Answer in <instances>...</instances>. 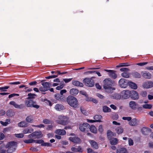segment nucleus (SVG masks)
Here are the masks:
<instances>
[{
	"label": "nucleus",
	"instance_id": "obj_7",
	"mask_svg": "<svg viewBox=\"0 0 153 153\" xmlns=\"http://www.w3.org/2000/svg\"><path fill=\"white\" fill-rule=\"evenodd\" d=\"M104 84L103 87L113 86L114 82L111 80L110 79L106 78L103 81Z\"/></svg>",
	"mask_w": 153,
	"mask_h": 153
},
{
	"label": "nucleus",
	"instance_id": "obj_16",
	"mask_svg": "<svg viewBox=\"0 0 153 153\" xmlns=\"http://www.w3.org/2000/svg\"><path fill=\"white\" fill-rule=\"evenodd\" d=\"M89 127L88 124L87 123L80 124L79 129L81 131H85Z\"/></svg>",
	"mask_w": 153,
	"mask_h": 153
},
{
	"label": "nucleus",
	"instance_id": "obj_47",
	"mask_svg": "<svg viewBox=\"0 0 153 153\" xmlns=\"http://www.w3.org/2000/svg\"><path fill=\"white\" fill-rule=\"evenodd\" d=\"M41 145L43 146L51 147L52 146V144L48 143H44L43 142L41 144Z\"/></svg>",
	"mask_w": 153,
	"mask_h": 153
},
{
	"label": "nucleus",
	"instance_id": "obj_53",
	"mask_svg": "<svg viewBox=\"0 0 153 153\" xmlns=\"http://www.w3.org/2000/svg\"><path fill=\"white\" fill-rule=\"evenodd\" d=\"M43 122L45 124H49L51 123V121L47 119H45L43 120Z\"/></svg>",
	"mask_w": 153,
	"mask_h": 153
},
{
	"label": "nucleus",
	"instance_id": "obj_64",
	"mask_svg": "<svg viewBox=\"0 0 153 153\" xmlns=\"http://www.w3.org/2000/svg\"><path fill=\"white\" fill-rule=\"evenodd\" d=\"M88 153H95L96 152H94V151L91 149L88 148L87 149Z\"/></svg>",
	"mask_w": 153,
	"mask_h": 153
},
{
	"label": "nucleus",
	"instance_id": "obj_45",
	"mask_svg": "<svg viewBox=\"0 0 153 153\" xmlns=\"http://www.w3.org/2000/svg\"><path fill=\"white\" fill-rule=\"evenodd\" d=\"M140 95L143 97H146L147 96V93L146 91H143L141 92Z\"/></svg>",
	"mask_w": 153,
	"mask_h": 153
},
{
	"label": "nucleus",
	"instance_id": "obj_60",
	"mask_svg": "<svg viewBox=\"0 0 153 153\" xmlns=\"http://www.w3.org/2000/svg\"><path fill=\"white\" fill-rule=\"evenodd\" d=\"M72 78H70V79H63V81L65 83H68L71 81L72 79Z\"/></svg>",
	"mask_w": 153,
	"mask_h": 153
},
{
	"label": "nucleus",
	"instance_id": "obj_30",
	"mask_svg": "<svg viewBox=\"0 0 153 153\" xmlns=\"http://www.w3.org/2000/svg\"><path fill=\"white\" fill-rule=\"evenodd\" d=\"M33 131V129L32 128H27L25 129L23 131V133L25 134L30 133Z\"/></svg>",
	"mask_w": 153,
	"mask_h": 153
},
{
	"label": "nucleus",
	"instance_id": "obj_8",
	"mask_svg": "<svg viewBox=\"0 0 153 153\" xmlns=\"http://www.w3.org/2000/svg\"><path fill=\"white\" fill-rule=\"evenodd\" d=\"M130 94V91L129 90H124L121 93V98L122 99H127L129 98Z\"/></svg>",
	"mask_w": 153,
	"mask_h": 153
},
{
	"label": "nucleus",
	"instance_id": "obj_20",
	"mask_svg": "<svg viewBox=\"0 0 153 153\" xmlns=\"http://www.w3.org/2000/svg\"><path fill=\"white\" fill-rule=\"evenodd\" d=\"M55 109L57 111H60L64 109V107L62 104H57L55 106Z\"/></svg>",
	"mask_w": 153,
	"mask_h": 153
},
{
	"label": "nucleus",
	"instance_id": "obj_4",
	"mask_svg": "<svg viewBox=\"0 0 153 153\" xmlns=\"http://www.w3.org/2000/svg\"><path fill=\"white\" fill-rule=\"evenodd\" d=\"M25 104L26 106L28 107H33L36 109L38 108L39 106L36 104V102H34L33 100L27 99L25 102Z\"/></svg>",
	"mask_w": 153,
	"mask_h": 153
},
{
	"label": "nucleus",
	"instance_id": "obj_61",
	"mask_svg": "<svg viewBox=\"0 0 153 153\" xmlns=\"http://www.w3.org/2000/svg\"><path fill=\"white\" fill-rule=\"evenodd\" d=\"M10 128H5L3 130V132L4 133H5L9 131H10Z\"/></svg>",
	"mask_w": 153,
	"mask_h": 153
},
{
	"label": "nucleus",
	"instance_id": "obj_42",
	"mask_svg": "<svg viewBox=\"0 0 153 153\" xmlns=\"http://www.w3.org/2000/svg\"><path fill=\"white\" fill-rule=\"evenodd\" d=\"M133 76L135 78H140L141 75L140 74L136 72H134L132 73Z\"/></svg>",
	"mask_w": 153,
	"mask_h": 153
},
{
	"label": "nucleus",
	"instance_id": "obj_63",
	"mask_svg": "<svg viewBox=\"0 0 153 153\" xmlns=\"http://www.w3.org/2000/svg\"><path fill=\"white\" fill-rule=\"evenodd\" d=\"M53 126L52 125H48V126L46 129L48 130H51L53 128Z\"/></svg>",
	"mask_w": 153,
	"mask_h": 153
},
{
	"label": "nucleus",
	"instance_id": "obj_38",
	"mask_svg": "<svg viewBox=\"0 0 153 153\" xmlns=\"http://www.w3.org/2000/svg\"><path fill=\"white\" fill-rule=\"evenodd\" d=\"M55 98L57 100L59 101H62L63 97L62 96H61L59 94H57L55 95Z\"/></svg>",
	"mask_w": 153,
	"mask_h": 153
},
{
	"label": "nucleus",
	"instance_id": "obj_41",
	"mask_svg": "<svg viewBox=\"0 0 153 153\" xmlns=\"http://www.w3.org/2000/svg\"><path fill=\"white\" fill-rule=\"evenodd\" d=\"M152 105L151 104H146L143 105V107L145 109H150L152 108Z\"/></svg>",
	"mask_w": 153,
	"mask_h": 153
},
{
	"label": "nucleus",
	"instance_id": "obj_35",
	"mask_svg": "<svg viewBox=\"0 0 153 153\" xmlns=\"http://www.w3.org/2000/svg\"><path fill=\"white\" fill-rule=\"evenodd\" d=\"M71 150L72 151L74 152H82V149L80 147H79L77 148L72 147L71 148Z\"/></svg>",
	"mask_w": 153,
	"mask_h": 153
},
{
	"label": "nucleus",
	"instance_id": "obj_23",
	"mask_svg": "<svg viewBox=\"0 0 153 153\" xmlns=\"http://www.w3.org/2000/svg\"><path fill=\"white\" fill-rule=\"evenodd\" d=\"M55 133L57 134L62 135L66 134V131L63 129H58L55 131Z\"/></svg>",
	"mask_w": 153,
	"mask_h": 153
},
{
	"label": "nucleus",
	"instance_id": "obj_55",
	"mask_svg": "<svg viewBox=\"0 0 153 153\" xmlns=\"http://www.w3.org/2000/svg\"><path fill=\"white\" fill-rule=\"evenodd\" d=\"M122 119L124 120H127L130 121L131 120V117H123Z\"/></svg>",
	"mask_w": 153,
	"mask_h": 153
},
{
	"label": "nucleus",
	"instance_id": "obj_57",
	"mask_svg": "<svg viewBox=\"0 0 153 153\" xmlns=\"http://www.w3.org/2000/svg\"><path fill=\"white\" fill-rule=\"evenodd\" d=\"M120 70L121 71H129V69L127 68H122L120 69Z\"/></svg>",
	"mask_w": 153,
	"mask_h": 153
},
{
	"label": "nucleus",
	"instance_id": "obj_28",
	"mask_svg": "<svg viewBox=\"0 0 153 153\" xmlns=\"http://www.w3.org/2000/svg\"><path fill=\"white\" fill-rule=\"evenodd\" d=\"M78 93V91L77 89L75 88H72L70 91V93L71 94L74 96H76Z\"/></svg>",
	"mask_w": 153,
	"mask_h": 153
},
{
	"label": "nucleus",
	"instance_id": "obj_43",
	"mask_svg": "<svg viewBox=\"0 0 153 153\" xmlns=\"http://www.w3.org/2000/svg\"><path fill=\"white\" fill-rule=\"evenodd\" d=\"M4 145H1L0 147V153H5L7 152L6 150L4 149Z\"/></svg>",
	"mask_w": 153,
	"mask_h": 153
},
{
	"label": "nucleus",
	"instance_id": "obj_2",
	"mask_svg": "<svg viewBox=\"0 0 153 153\" xmlns=\"http://www.w3.org/2000/svg\"><path fill=\"white\" fill-rule=\"evenodd\" d=\"M17 146V143L13 141L9 142L5 146L6 148H8L7 152L8 153H11L14 152L16 149Z\"/></svg>",
	"mask_w": 153,
	"mask_h": 153
},
{
	"label": "nucleus",
	"instance_id": "obj_21",
	"mask_svg": "<svg viewBox=\"0 0 153 153\" xmlns=\"http://www.w3.org/2000/svg\"><path fill=\"white\" fill-rule=\"evenodd\" d=\"M10 104L13 106L15 108H21L22 107V104L19 105L17 104L15 102L12 101L10 102Z\"/></svg>",
	"mask_w": 153,
	"mask_h": 153
},
{
	"label": "nucleus",
	"instance_id": "obj_46",
	"mask_svg": "<svg viewBox=\"0 0 153 153\" xmlns=\"http://www.w3.org/2000/svg\"><path fill=\"white\" fill-rule=\"evenodd\" d=\"M80 110L81 113L84 115H86L88 114V112L84 108L81 107Z\"/></svg>",
	"mask_w": 153,
	"mask_h": 153
},
{
	"label": "nucleus",
	"instance_id": "obj_25",
	"mask_svg": "<svg viewBox=\"0 0 153 153\" xmlns=\"http://www.w3.org/2000/svg\"><path fill=\"white\" fill-rule=\"evenodd\" d=\"M117 153H128L127 150L124 148H119L117 150Z\"/></svg>",
	"mask_w": 153,
	"mask_h": 153
},
{
	"label": "nucleus",
	"instance_id": "obj_51",
	"mask_svg": "<svg viewBox=\"0 0 153 153\" xmlns=\"http://www.w3.org/2000/svg\"><path fill=\"white\" fill-rule=\"evenodd\" d=\"M43 142L44 141L43 140L41 139L37 140H34V143L39 144L41 143L42 144Z\"/></svg>",
	"mask_w": 153,
	"mask_h": 153
},
{
	"label": "nucleus",
	"instance_id": "obj_5",
	"mask_svg": "<svg viewBox=\"0 0 153 153\" xmlns=\"http://www.w3.org/2000/svg\"><path fill=\"white\" fill-rule=\"evenodd\" d=\"M41 84L42 86L39 88V91L41 92H45L48 91L51 85V83L48 82H42Z\"/></svg>",
	"mask_w": 153,
	"mask_h": 153
},
{
	"label": "nucleus",
	"instance_id": "obj_1",
	"mask_svg": "<svg viewBox=\"0 0 153 153\" xmlns=\"http://www.w3.org/2000/svg\"><path fill=\"white\" fill-rule=\"evenodd\" d=\"M68 104L71 107L76 108L79 106V103L76 98L74 96H69L66 98Z\"/></svg>",
	"mask_w": 153,
	"mask_h": 153
},
{
	"label": "nucleus",
	"instance_id": "obj_27",
	"mask_svg": "<svg viewBox=\"0 0 153 153\" xmlns=\"http://www.w3.org/2000/svg\"><path fill=\"white\" fill-rule=\"evenodd\" d=\"M18 126L22 127H26L28 126V124L26 122L22 121L18 123Z\"/></svg>",
	"mask_w": 153,
	"mask_h": 153
},
{
	"label": "nucleus",
	"instance_id": "obj_10",
	"mask_svg": "<svg viewBox=\"0 0 153 153\" xmlns=\"http://www.w3.org/2000/svg\"><path fill=\"white\" fill-rule=\"evenodd\" d=\"M143 87L145 88H149L153 87V82L149 81L144 82L142 85Z\"/></svg>",
	"mask_w": 153,
	"mask_h": 153
},
{
	"label": "nucleus",
	"instance_id": "obj_17",
	"mask_svg": "<svg viewBox=\"0 0 153 153\" xmlns=\"http://www.w3.org/2000/svg\"><path fill=\"white\" fill-rule=\"evenodd\" d=\"M110 97L111 98L116 100H120L121 98V94L118 93H115L110 95Z\"/></svg>",
	"mask_w": 153,
	"mask_h": 153
},
{
	"label": "nucleus",
	"instance_id": "obj_12",
	"mask_svg": "<svg viewBox=\"0 0 153 153\" xmlns=\"http://www.w3.org/2000/svg\"><path fill=\"white\" fill-rule=\"evenodd\" d=\"M139 121L136 118H134L129 121L128 124L131 126H136L139 125Z\"/></svg>",
	"mask_w": 153,
	"mask_h": 153
},
{
	"label": "nucleus",
	"instance_id": "obj_54",
	"mask_svg": "<svg viewBox=\"0 0 153 153\" xmlns=\"http://www.w3.org/2000/svg\"><path fill=\"white\" fill-rule=\"evenodd\" d=\"M128 142L129 145L130 146H132L134 144L133 140L131 138H128Z\"/></svg>",
	"mask_w": 153,
	"mask_h": 153
},
{
	"label": "nucleus",
	"instance_id": "obj_56",
	"mask_svg": "<svg viewBox=\"0 0 153 153\" xmlns=\"http://www.w3.org/2000/svg\"><path fill=\"white\" fill-rule=\"evenodd\" d=\"M19 94H11L10 95H9V96H8V98H10L12 97H13L16 96H19Z\"/></svg>",
	"mask_w": 153,
	"mask_h": 153
},
{
	"label": "nucleus",
	"instance_id": "obj_39",
	"mask_svg": "<svg viewBox=\"0 0 153 153\" xmlns=\"http://www.w3.org/2000/svg\"><path fill=\"white\" fill-rule=\"evenodd\" d=\"M28 140H24V142L26 143H34V140L33 138H29Z\"/></svg>",
	"mask_w": 153,
	"mask_h": 153
},
{
	"label": "nucleus",
	"instance_id": "obj_6",
	"mask_svg": "<svg viewBox=\"0 0 153 153\" xmlns=\"http://www.w3.org/2000/svg\"><path fill=\"white\" fill-rule=\"evenodd\" d=\"M58 119L60 120H58L57 123L60 124L65 125L67 124V121L68 120L67 117L62 115L58 116Z\"/></svg>",
	"mask_w": 153,
	"mask_h": 153
},
{
	"label": "nucleus",
	"instance_id": "obj_15",
	"mask_svg": "<svg viewBox=\"0 0 153 153\" xmlns=\"http://www.w3.org/2000/svg\"><path fill=\"white\" fill-rule=\"evenodd\" d=\"M131 98L134 100H137L139 98V94L136 91H132L130 92Z\"/></svg>",
	"mask_w": 153,
	"mask_h": 153
},
{
	"label": "nucleus",
	"instance_id": "obj_59",
	"mask_svg": "<svg viewBox=\"0 0 153 153\" xmlns=\"http://www.w3.org/2000/svg\"><path fill=\"white\" fill-rule=\"evenodd\" d=\"M96 95L98 97L101 99H103L104 97L100 94L97 93L96 94Z\"/></svg>",
	"mask_w": 153,
	"mask_h": 153
},
{
	"label": "nucleus",
	"instance_id": "obj_62",
	"mask_svg": "<svg viewBox=\"0 0 153 153\" xmlns=\"http://www.w3.org/2000/svg\"><path fill=\"white\" fill-rule=\"evenodd\" d=\"M99 131L101 133H102L103 131V129L102 125H100L99 127Z\"/></svg>",
	"mask_w": 153,
	"mask_h": 153
},
{
	"label": "nucleus",
	"instance_id": "obj_22",
	"mask_svg": "<svg viewBox=\"0 0 153 153\" xmlns=\"http://www.w3.org/2000/svg\"><path fill=\"white\" fill-rule=\"evenodd\" d=\"M137 103L134 101H131L129 103V107L133 110H135L136 108Z\"/></svg>",
	"mask_w": 153,
	"mask_h": 153
},
{
	"label": "nucleus",
	"instance_id": "obj_40",
	"mask_svg": "<svg viewBox=\"0 0 153 153\" xmlns=\"http://www.w3.org/2000/svg\"><path fill=\"white\" fill-rule=\"evenodd\" d=\"M103 111L105 112H110L111 109L107 106H105L103 107Z\"/></svg>",
	"mask_w": 153,
	"mask_h": 153
},
{
	"label": "nucleus",
	"instance_id": "obj_32",
	"mask_svg": "<svg viewBox=\"0 0 153 153\" xmlns=\"http://www.w3.org/2000/svg\"><path fill=\"white\" fill-rule=\"evenodd\" d=\"M102 118V116L100 115H96L94 117V119L95 122H102V121L100 120Z\"/></svg>",
	"mask_w": 153,
	"mask_h": 153
},
{
	"label": "nucleus",
	"instance_id": "obj_31",
	"mask_svg": "<svg viewBox=\"0 0 153 153\" xmlns=\"http://www.w3.org/2000/svg\"><path fill=\"white\" fill-rule=\"evenodd\" d=\"M25 120L26 122L28 123H32L33 121V117L32 116H27L26 119Z\"/></svg>",
	"mask_w": 153,
	"mask_h": 153
},
{
	"label": "nucleus",
	"instance_id": "obj_9",
	"mask_svg": "<svg viewBox=\"0 0 153 153\" xmlns=\"http://www.w3.org/2000/svg\"><path fill=\"white\" fill-rule=\"evenodd\" d=\"M108 72V75L111 78L115 79L117 77V75L115 73L116 71L113 70L105 69L104 70Z\"/></svg>",
	"mask_w": 153,
	"mask_h": 153
},
{
	"label": "nucleus",
	"instance_id": "obj_24",
	"mask_svg": "<svg viewBox=\"0 0 153 153\" xmlns=\"http://www.w3.org/2000/svg\"><path fill=\"white\" fill-rule=\"evenodd\" d=\"M128 84L130 87L133 89H136L137 88V86L135 83L131 82H128Z\"/></svg>",
	"mask_w": 153,
	"mask_h": 153
},
{
	"label": "nucleus",
	"instance_id": "obj_19",
	"mask_svg": "<svg viewBox=\"0 0 153 153\" xmlns=\"http://www.w3.org/2000/svg\"><path fill=\"white\" fill-rule=\"evenodd\" d=\"M69 140L74 143H78L80 142V139L77 137H70Z\"/></svg>",
	"mask_w": 153,
	"mask_h": 153
},
{
	"label": "nucleus",
	"instance_id": "obj_14",
	"mask_svg": "<svg viewBox=\"0 0 153 153\" xmlns=\"http://www.w3.org/2000/svg\"><path fill=\"white\" fill-rule=\"evenodd\" d=\"M126 79H121L119 82V85L122 88H126L127 86L128 82H126Z\"/></svg>",
	"mask_w": 153,
	"mask_h": 153
},
{
	"label": "nucleus",
	"instance_id": "obj_52",
	"mask_svg": "<svg viewBox=\"0 0 153 153\" xmlns=\"http://www.w3.org/2000/svg\"><path fill=\"white\" fill-rule=\"evenodd\" d=\"M62 82V83L61 85L56 87V89L57 90H60L63 88L64 86V85L63 84V82Z\"/></svg>",
	"mask_w": 153,
	"mask_h": 153
},
{
	"label": "nucleus",
	"instance_id": "obj_34",
	"mask_svg": "<svg viewBox=\"0 0 153 153\" xmlns=\"http://www.w3.org/2000/svg\"><path fill=\"white\" fill-rule=\"evenodd\" d=\"M115 131L117 134H120L122 133L123 131V128L121 127H118L115 129Z\"/></svg>",
	"mask_w": 153,
	"mask_h": 153
},
{
	"label": "nucleus",
	"instance_id": "obj_33",
	"mask_svg": "<svg viewBox=\"0 0 153 153\" xmlns=\"http://www.w3.org/2000/svg\"><path fill=\"white\" fill-rule=\"evenodd\" d=\"M7 115L9 117H12L15 115V113L11 110H8L6 112Z\"/></svg>",
	"mask_w": 153,
	"mask_h": 153
},
{
	"label": "nucleus",
	"instance_id": "obj_58",
	"mask_svg": "<svg viewBox=\"0 0 153 153\" xmlns=\"http://www.w3.org/2000/svg\"><path fill=\"white\" fill-rule=\"evenodd\" d=\"M148 63V62H142V63H139L137 64V65L140 66H142L144 65H145L147 64Z\"/></svg>",
	"mask_w": 153,
	"mask_h": 153
},
{
	"label": "nucleus",
	"instance_id": "obj_3",
	"mask_svg": "<svg viewBox=\"0 0 153 153\" xmlns=\"http://www.w3.org/2000/svg\"><path fill=\"white\" fill-rule=\"evenodd\" d=\"M43 135L41 131H37L33 132L27 136L28 138L39 139L42 137Z\"/></svg>",
	"mask_w": 153,
	"mask_h": 153
},
{
	"label": "nucleus",
	"instance_id": "obj_29",
	"mask_svg": "<svg viewBox=\"0 0 153 153\" xmlns=\"http://www.w3.org/2000/svg\"><path fill=\"white\" fill-rule=\"evenodd\" d=\"M91 146L94 148L97 149L98 148V146L97 143L92 140H91L89 141Z\"/></svg>",
	"mask_w": 153,
	"mask_h": 153
},
{
	"label": "nucleus",
	"instance_id": "obj_50",
	"mask_svg": "<svg viewBox=\"0 0 153 153\" xmlns=\"http://www.w3.org/2000/svg\"><path fill=\"white\" fill-rule=\"evenodd\" d=\"M15 136L17 138H22L24 137V135L23 133H20L18 134H15Z\"/></svg>",
	"mask_w": 153,
	"mask_h": 153
},
{
	"label": "nucleus",
	"instance_id": "obj_49",
	"mask_svg": "<svg viewBox=\"0 0 153 153\" xmlns=\"http://www.w3.org/2000/svg\"><path fill=\"white\" fill-rule=\"evenodd\" d=\"M9 86H5L0 87V90L1 91H6V90L9 88Z\"/></svg>",
	"mask_w": 153,
	"mask_h": 153
},
{
	"label": "nucleus",
	"instance_id": "obj_11",
	"mask_svg": "<svg viewBox=\"0 0 153 153\" xmlns=\"http://www.w3.org/2000/svg\"><path fill=\"white\" fill-rule=\"evenodd\" d=\"M84 83L88 87H92L94 84V83L93 80H91L88 78H86L84 80Z\"/></svg>",
	"mask_w": 153,
	"mask_h": 153
},
{
	"label": "nucleus",
	"instance_id": "obj_26",
	"mask_svg": "<svg viewBox=\"0 0 153 153\" xmlns=\"http://www.w3.org/2000/svg\"><path fill=\"white\" fill-rule=\"evenodd\" d=\"M72 83L74 85L77 86L82 87L83 85L82 83L80 82L79 81L77 80H73L72 81Z\"/></svg>",
	"mask_w": 153,
	"mask_h": 153
},
{
	"label": "nucleus",
	"instance_id": "obj_48",
	"mask_svg": "<svg viewBox=\"0 0 153 153\" xmlns=\"http://www.w3.org/2000/svg\"><path fill=\"white\" fill-rule=\"evenodd\" d=\"M28 96H29V97L27 98V99H33L34 98V96H36V95L34 94H31V93H29L28 94Z\"/></svg>",
	"mask_w": 153,
	"mask_h": 153
},
{
	"label": "nucleus",
	"instance_id": "obj_13",
	"mask_svg": "<svg viewBox=\"0 0 153 153\" xmlns=\"http://www.w3.org/2000/svg\"><path fill=\"white\" fill-rule=\"evenodd\" d=\"M104 91L105 92L108 94H111L115 90V88L113 86H111L103 87Z\"/></svg>",
	"mask_w": 153,
	"mask_h": 153
},
{
	"label": "nucleus",
	"instance_id": "obj_36",
	"mask_svg": "<svg viewBox=\"0 0 153 153\" xmlns=\"http://www.w3.org/2000/svg\"><path fill=\"white\" fill-rule=\"evenodd\" d=\"M91 131L94 133H96L97 131V130L96 127L94 125H91L89 128Z\"/></svg>",
	"mask_w": 153,
	"mask_h": 153
},
{
	"label": "nucleus",
	"instance_id": "obj_37",
	"mask_svg": "<svg viewBox=\"0 0 153 153\" xmlns=\"http://www.w3.org/2000/svg\"><path fill=\"white\" fill-rule=\"evenodd\" d=\"M118 142V140L116 138H113L110 140V143L112 145L117 144Z\"/></svg>",
	"mask_w": 153,
	"mask_h": 153
},
{
	"label": "nucleus",
	"instance_id": "obj_18",
	"mask_svg": "<svg viewBox=\"0 0 153 153\" xmlns=\"http://www.w3.org/2000/svg\"><path fill=\"white\" fill-rule=\"evenodd\" d=\"M141 74L146 79H150L151 77V74L148 72H142Z\"/></svg>",
	"mask_w": 153,
	"mask_h": 153
},
{
	"label": "nucleus",
	"instance_id": "obj_44",
	"mask_svg": "<svg viewBox=\"0 0 153 153\" xmlns=\"http://www.w3.org/2000/svg\"><path fill=\"white\" fill-rule=\"evenodd\" d=\"M121 76L125 78H128L129 77V74L128 72H123L121 74Z\"/></svg>",
	"mask_w": 153,
	"mask_h": 153
}]
</instances>
